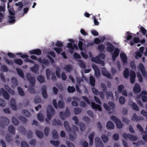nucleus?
<instances>
[{
    "instance_id": "nucleus-14",
    "label": "nucleus",
    "mask_w": 147,
    "mask_h": 147,
    "mask_svg": "<svg viewBox=\"0 0 147 147\" xmlns=\"http://www.w3.org/2000/svg\"><path fill=\"white\" fill-rule=\"evenodd\" d=\"M95 143L96 147H104L102 141L98 138H95Z\"/></svg>"
},
{
    "instance_id": "nucleus-27",
    "label": "nucleus",
    "mask_w": 147,
    "mask_h": 147,
    "mask_svg": "<svg viewBox=\"0 0 147 147\" xmlns=\"http://www.w3.org/2000/svg\"><path fill=\"white\" fill-rule=\"evenodd\" d=\"M52 124L54 126L56 125L61 126L62 125V123L61 122L60 120L54 119L53 120Z\"/></svg>"
},
{
    "instance_id": "nucleus-18",
    "label": "nucleus",
    "mask_w": 147,
    "mask_h": 147,
    "mask_svg": "<svg viewBox=\"0 0 147 147\" xmlns=\"http://www.w3.org/2000/svg\"><path fill=\"white\" fill-rule=\"evenodd\" d=\"M120 56L124 65L126 64L127 61V57L124 53H122L120 54Z\"/></svg>"
},
{
    "instance_id": "nucleus-22",
    "label": "nucleus",
    "mask_w": 147,
    "mask_h": 147,
    "mask_svg": "<svg viewBox=\"0 0 147 147\" xmlns=\"http://www.w3.org/2000/svg\"><path fill=\"white\" fill-rule=\"evenodd\" d=\"M63 69L67 72H70L72 69V67L71 65H67L64 66Z\"/></svg>"
},
{
    "instance_id": "nucleus-52",
    "label": "nucleus",
    "mask_w": 147,
    "mask_h": 147,
    "mask_svg": "<svg viewBox=\"0 0 147 147\" xmlns=\"http://www.w3.org/2000/svg\"><path fill=\"white\" fill-rule=\"evenodd\" d=\"M3 59L5 63L9 65H12L13 64V63L12 61L9 60L7 58L5 57H4Z\"/></svg>"
},
{
    "instance_id": "nucleus-13",
    "label": "nucleus",
    "mask_w": 147,
    "mask_h": 147,
    "mask_svg": "<svg viewBox=\"0 0 147 147\" xmlns=\"http://www.w3.org/2000/svg\"><path fill=\"white\" fill-rule=\"evenodd\" d=\"M30 54L40 55L42 54V51L39 49H36L31 50L29 51Z\"/></svg>"
},
{
    "instance_id": "nucleus-6",
    "label": "nucleus",
    "mask_w": 147,
    "mask_h": 147,
    "mask_svg": "<svg viewBox=\"0 0 147 147\" xmlns=\"http://www.w3.org/2000/svg\"><path fill=\"white\" fill-rule=\"evenodd\" d=\"M61 119L62 120L65 119L66 117L69 116L70 115V111L67 107L66 108V110L64 112L61 111L59 113Z\"/></svg>"
},
{
    "instance_id": "nucleus-64",
    "label": "nucleus",
    "mask_w": 147,
    "mask_h": 147,
    "mask_svg": "<svg viewBox=\"0 0 147 147\" xmlns=\"http://www.w3.org/2000/svg\"><path fill=\"white\" fill-rule=\"evenodd\" d=\"M22 147H29L26 141H22L21 143Z\"/></svg>"
},
{
    "instance_id": "nucleus-47",
    "label": "nucleus",
    "mask_w": 147,
    "mask_h": 147,
    "mask_svg": "<svg viewBox=\"0 0 147 147\" xmlns=\"http://www.w3.org/2000/svg\"><path fill=\"white\" fill-rule=\"evenodd\" d=\"M100 59L98 56L95 57H93L92 58L91 60L92 62H93L96 63H97L99 62Z\"/></svg>"
},
{
    "instance_id": "nucleus-34",
    "label": "nucleus",
    "mask_w": 147,
    "mask_h": 147,
    "mask_svg": "<svg viewBox=\"0 0 147 147\" xmlns=\"http://www.w3.org/2000/svg\"><path fill=\"white\" fill-rule=\"evenodd\" d=\"M101 138L104 143H106L109 140V138L106 134H103L101 136Z\"/></svg>"
},
{
    "instance_id": "nucleus-60",
    "label": "nucleus",
    "mask_w": 147,
    "mask_h": 147,
    "mask_svg": "<svg viewBox=\"0 0 147 147\" xmlns=\"http://www.w3.org/2000/svg\"><path fill=\"white\" fill-rule=\"evenodd\" d=\"M19 119L24 123H26L27 121V119L25 117L23 116H21L19 117Z\"/></svg>"
},
{
    "instance_id": "nucleus-1",
    "label": "nucleus",
    "mask_w": 147,
    "mask_h": 147,
    "mask_svg": "<svg viewBox=\"0 0 147 147\" xmlns=\"http://www.w3.org/2000/svg\"><path fill=\"white\" fill-rule=\"evenodd\" d=\"M26 78L31 84V85L28 88V91L30 93L34 94L36 92L34 89V84L35 83L34 78V77L31 76L30 74L29 73L27 74Z\"/></svg>"
},
{
    "instance_id": "nucleus-45",
    "label": "nucleus",
    "mask_w": 147,
    "mask_h": 147,
    "mask_svg": "<svg viewBox=\"0 0 147 147\" xmlns=\"http://www.w3.org/2000/svg\"><path fill=\"white\" fill-rule=\"evenodd\" d=\"M82 110V109L76 107L74 109V112L75 114H78L80 113Z\"/></svg>"
},
{
    "instance_id": "nucleus-56",
    "label": "nucleus",
    "mask_w": 147,
    "mask_h": 147,
    "mask_svg": "<svg viewBox=\"0 0 147 147\" xmlns=\"http://www.w3.org/2000/svg\"><path fill=\"white\" fill-rule=\"evenodd\" d=\"M12 121L13 123L15 125H18L19 123V121L17 120V119L15 117H13Z\"/></svg>"
},
{
    "instance_id": "nucleus-35",
    "label": "nucleus",
    "mask_w": 147,
    "mask_h": 147,
    "mask_svg": "<svg viewBox=\"0 0 147 147\" xmlns=\"http://www.w3.org/2000/svg\"><path fill=\"white\" fill-rule=\"evenodd\" d=\"M95 80L94 77L92 76H90V82L91 85L92 86H94L95 84Z\"/></svg>"
},
{
    "instance_id": "nucleus-31",
    "label": "nucleus",
    "mask_w": 147,
    "mask_h": 147,
    "mask_svg": "<svg viewBox=\"0 0 147 147\" xmlns=\"http://www.w3.org/2000/svg\"><path fill=\"white\" fill-rule=\"evenodd\" d=\"M78 61L79 65L80 67L83 69H85L86 68V65L82 60L79 59Z\"/></svg>"
},
{
    "instance_id": "nucleus-20",
    "label": "nucleus",
    "mask_w": 147,
    "mask_h": 147,
    "mask_svg": "<svg viewBox=\"0 0 147 147\" xmlns=\"http://www.w3.org/2000/svg\"><path fill=\"white\" fill-rule=\"evenodd\" d=\"M106 127L108 129L112 130L114 128V125L111 121H109L107 124Z\"/></svg>"
},
{
    "instance_id": "nucleus-36",
    "label": "nucleus",
    "mask_w": 147,
    "mask_h": 147,
    "mask_svg": "<svg viewBox=\"0 0 147 147\" xmlns=\"http://www.w3.org/2000/svg\"><path fill=\"white\" fill-rule=\"evenodd\" d=\"M58 106L61 109L65 107V104L63 101L59 100L58 102Z\"/></svg>"
},
{
    "instance_id": "nucleus-10",
    "label": "nucleus",
    "mask_w": 147,
    "mask_h": 147,
    "mask_svg": "<svg viewBox=\"0 0 147 147\" xmlns=\"http://www.w3.org/2000/svg\"><path fill=\"white\" fill-rule=\"evenodd\" d=\"M130 81L131 84H134L135 80L136 74L135 72L132 70H131L130 73Z\"/></svg>"
},
{
    "instance_id": "nucleus-2",
    "label": "nucleus",
    "mask_w": 147,
    "mask_h": 147,
    "mask_svg": "<svg viewBox=\"0 0 147 147\" xmlns=\"http://www.w3.org/2000/svg\"><path fill=\"white\" fill-rule=\"evenodd\" d=\"M47 117L45 119L47 123L49 124L50 123V120H51L52 117L55 113V111L52 106L49 105L47 108Z\"/></svg>"
},
{
    "instance_id": "nucleus-28",
    "label": "nucleus",
    "mask_w": 147,
    "mask_h": 147,
    "mask_svg": "<svg viewBox=\"0 0 147 147\" xmlns=\"http://www.w3.org/2000/svg\"><path fill=\"white\" fill-rule=\"evenodd\" d=\"M9 131L11 134H15V129L13 125H10L8 128Z\"/></svg>"
},
{
    "instance_id": "nucleus-39",
    "label": "nucleus",
    "mask_w": 147,
    "mask_h": 147,
    "mask_svg": "<svg viewBox=\"0 0 147 147\" xmlns=\"http://www.w3.org/2000/svg\"><path fill=\"white\" fill-rule=\"evenodd\" d=\"M22 113L26 117H30L31 116L30 113L26 110H23L22 111Z\"/></svg>"
},
{
    "instance_id": "nucleus-46",
    "label": "nucleus",
    "mask_w": 147,
    "mask_h": 147,
    "mask_svg": "<svg viewBox=\"0 0 147 147\" xmlns=\"http://www.w3.org/2000/svg\"><path fill=\"white\" fill-rule=\"evenodd\" d=\"M67 90L69 93H73L75 91V89L74 86H69L67 88Z\"/></svg>"
},
{
    "instance_id": "nucleus-7",
    "label": "nucleus",
    "mask_w": 147,
    "mask_h": 147,
    "mask_svg": "<svg viewBox=\"0 0 147 147\" xmlns=\"http://www.w3.org/2000/svg\"><path fill=\"white\" fill-rule=\"evenodd\" d=\"M137 67L141 72L143 76L145 77L147 80V73L146 72L144 67L142 63H140Z\"/></svg>"
},
{
    "instance_id": "nucleus-55",
    "label": "nucleus",
    "mask_w": 147,
    "mask_h": 147,
    "mask_svg": "<svg viewBox=\"0 0 147 147\" xmlns=\"http://www.w3.org/2000/svg\"><path fill=\"white\" fill-rule=\"evenodd\" d=\"M102 90L105 93L107 92V89L106 85L103 83H102L100 84Z\"/></svg>"
},
{
    "instance_id": "nucleus-9",
    "label": "nucleus",
    "mask_w": 147,
    "mask_h": 147,
    "mask_svg": "<svg viewBox=\"0 0 147 147\" xmlns=\"http://www.w3.org/2000/svg\"><path fill=\"white\" fill-rule=\"evenodd\" d=\"M107 47L106 48V51L109 53H112L113 52L115 49V47L113 45L109 42L107 43Z\"/></svg>"
},
{
    "instance_id": "nucleus-25",
    "label": "nucleus",
    "mask_w": 147,
    "mask_h": 147,
    "mask_svg": "<svg viewBox=\"0 0 147 147\" xmlns=\"http://www.w3.org/2000/svg\"><path fill=\"white\" fill-rule=\"evenodd\" d=\"M64 125L66 131L68 132L71 131V129L69 125V123L67 121H64Z\"/></svg>"
},
{
    "instance_id": "nucleus-8",
    "label": "nucleus",
    "mask_w": 147,
    "mask_h": 147,
    "mask_svg": "<svg viewBox=\"0 0 147 147\" xmlns=\"http://www.w3.org/2000/svg\"><path fill=\"white\" fill-rule=\"evenodd\" d=\"M123 136V138L126 139L128 138L129 140L133 141H136L137 140V137L129 134L124 133Z\"/></svg>"
},
{
    "instance_id": "nucleus-63",
    "label": "nucleus",
    "mask_w": 147,
    "mask_h": 147,
    "mask_svg": "<svg viewBox=\"0 0 147 147\" xmlns=\"http://www.w3.org/2000/svg\"><path fill=\"white\" fill-rule=\"evenodd\" d=\"M132 120L133 121H138L140 120V119H138V117H137L136 113H134L132 117Z\"/></svg>"
},
{
    "instance_id": "nucleus-16",
    "label": "nucleus",
    "mask_w": 147,
    "mask_h": 147,
    "mask_svg": "<svg viewBox=\"0 0 147 147\" xmlns=\"http://www.w3.org/2000/svg\"><path fill=\"white\" fill-rule=\"evenodd\" d=\"M47 87L45 85H44L42 88V94L44 98H47L48 96L47 93Z\"/></svg>"
},
{
    "instance_id": "nucleus-40",
    "label": "nucleus",
    "mask_w": 147,
    "mask_h": 147,
    "mask_svg": "<svg viewBox=\"0 0 147 147\" xmlns=\"http://www.w3.org/2000/svg\"><path fill=\"white\" fill-rule=\"evenodd\" d=\"M123 76L125 78H127L129 76V70L128 68H126L123 71Z\"/></svg>"
},
{
    "instance_id": "nucleus-29",
    "label": "nucleus",
    "mask_w": 147,
    "mask_h": 147,
    "mask_svg": "<svg viewBox=\"0 0 147 147\" xmlns=\"http://www.w3.org/2000/svg\"><path fill=\"white\" fill-rule=\"evenodd\" d=\"M5 11V8L4 7L0 6V22L2 21V19L3 18V14L1 12L2 11L4 12Z\"/></svg>"
},
{
    "instance_id": "nucleus-43",
    "label": "nucleus",
    "mask_w": 147,
    "mask_h": 147,
    "mask_svg": "<svg viewBox=\"0 0 147 147\" xmlns=\"http://www.w3.org/2000/svg\"><path fill=\"white\" fill-rule=\"evenodd\" d=\"M15 17L14 16H9L8 22L10 23H14L16 20L15 19Z\"/></svg>"
},
{
    "instance_id": "nucleus-49",
    "label": "nucleus",
    "mask_w": 147,
    "mask_h": 147,
    "mask_svg": "<svg viewBox=\"0 0 147 147\" xmlns=\"http://www.w3.org/2000/svg\"><path fill=\"white\" fill-rule=\"evenodd\" d=\"M119 49L117 48H116L115 49L112 55L117 57L119 55Z\"/></svg>"
},
{
    "instance_id": "nucleus-26",
    "label": "nucleus",
    "mask_w": 147,
    "mask_h": 147,
    "mask_svg": "<svg viewBox=\"0 0 147 147\" xmlns=\"http://www.w3.org/2000/svg\"><path fill=\"white\" fill-rule=\"evenodd\" d=\"M35 133L36 136L39 138L42 139L44 137L43 133L41 131L38 130H36Z\"/></svg>"
},
{
    "instance_id": "nucleus-41",
    "label": "nucleus",
    "mask_w": 147,
    "mask_h": 147,
    "mask_svg": "<svg viewBox=\"0 0 147 147\" xmlns=\"http://www.w3.org/2000/svg\"><path fill=\"white\" fill-rule=\"evenodd\" d=\"M38 80L41 83L44 82L45 81V78L44 76L42 75H40L37 78Z\"/></svg>"
},
{
    "instance_id": "nucleus-33",
    "label": "nucleus",
    "mask_w": 147,
    "mask_h": 147,
    "mask_svg": "<svg viewBox=\"0 0 147 147\" xmlns=\"http://www.w3.org/2000/svg\"><path fill=\"white\" fill-rule=\"evenodd\" d=\"M16 70L19 76L22 78H24V75L23 72L22 70L20 68H17Z\"/></svg>"
},
{
    "instance_id": "nucleus-5",
    "label": "nucleus",
    "mask_w": 147,
    "mask_h": 147,
    "mask_svg": "<svg viewBox=\"0 0 147 147\" xmlns=\"http://www.w3.org/2000/svg\"><path fill=\"white\" fill-rule=\"evenodd\" d=\"M111 120L115 123L117 128H121L122 127L123 124L120 120L113 115L111 116Z\"/></svg>"
},
{
    "instance_id": "nucleus-62",
    "label": "nucleus",
    "mask_w": 147,
    "mask_h": 147,
    "mask_svg": "<svg viewBox=\"0 0 147 147\" xmlns=\"http://www.w3.org/2000/svg\"><path fill=\"white\" fill-rule=\"evenodd\" d=\"M54 50L58 54H60L63 50L62 48L59 47L54 48Z\"/></svg>"
},
{
    "instance_id": "nucleus-32",
    "label": "nucleus",
    "mask_w": 147,
    "mask_h": 147,
    "mask_svg": "<svg viewBox=\"0 0 147 147\" xmlns=\"http://www.w3.org/2000/svg\"><path fill=\"white\" fill-rule=\"evenodd\" d=\"M11 82L13 86H16L18 85V83L16 79L14 77L11 78Z\"/></svg>"
},
{
    "instance_id": "nucleus-21",
    "label": "nucleus",
    "mask_w": 147,
    "mask_h": 147,
    "mask_svg": "<svg viewBox=\"0 0 147 147\" xmlns=\"http://www.w3.org/2000/svg\"><path fill=\"white\" fill-rule=\"evenodd\" d=\"M38 62L41 63H43L46 65H48L49 63V61L47 59H42L41 58H39Z\"/></svg>"
},
{
    "instance_id": "nucleus-59",
    "label": "nucleus",
    "mask_w": 147,
    "mask_h": 147,
    "mask_svg": "<svg viewBox=\"0 0 147 147\" xmlns=\"http://www.w3.org/2000/svg\"><path fill=\"white\" fill-rule=\"evenodd\" d=\"M119 102L121 105L123 104L125 102V98L123 96H120L119 99Z\"/></svg>"
},
{
    "instance_id": "nucleus-19",
    "label": "nucleus",
    "mask_w": 147,
    "mask_h": 147,
    "mask_svg": "<svg viewBox=\"0 0 147 147\" xmlns=\"http://www.w3.org/2000/svg\"><path fill=\"white\" fill-rule=\"evenodd\" d=\"M102 75L106 76L109 79H111V76L110 73H109L106 70L105 68H104L102 69Z\"/></svg>"
},
{
    "instance_id": "nucleus-24",
    "label": "nucleus",
    "mask_w": 147,
    "mask_h": 147,
    "mask_svg": "<svg viewBox=\"0 0 147 147\" xmlns=\"http://www.w3.org/2000/svg\"><path fill=\"white\" fill-rule=\"evenodd\" d=\"M39 69V66L37 64H35L34 65L30 68V70L33 72L36 73L38 71Z\"/></svg>"
},
{
    "instance_id": "nucleus-44",
    "label": "nucleus",
    "mask_w": 147,
    "mask_h": 147,
    "mask_svg": "<svg viewBox=\"0 0 147 147\" xmlns=\"http://www.w3.org/2000/svg\"><path fill=\"white\" fill-rule=\"evenodd\" d=\"M50 142L56 147H58L60 143L59 142V141H55L52 140H51Z\"/></svg>"
},
{
    "instance_id": "nucleus-53",
    "label": "nucleus",
    "mask_w": 147,
    "mask_h": 147,
    "mask_svg": "<svg viewBox=\"0 0 147 147\" xmlns=\"http://www.w3.org/2000/svg\"><path fill=\"white\" fill-rule=\"evenodd\" d=\"M132 107L133 109L136 111H138L139 110V109L137 105L134 102H133L132 104Z\"/></svg>"
},
{
    "instance_id": "nucleus-30",
    "label": "nucleus",
    "mask_w": 147,
    "mask_h": 147,
    "mask_svg": "<svg viewBox=\"0 0 147 147\" xmlns=\"http://www.w3.org/2000/svg\"><path fill=\"white\" fill-rule=\"evenodd\" d=\"M14 62L16 64L20 65L23 63L22 60L20 59H15L13 60Z\"/></svg>"
},
{
    "instance_id": "nucleus-42",
    "label": "nucleus",
    "mask_w": 147,
    "mask_h": 147,
    "mask_svg": "<svg viewBox=\"0 0 147 147\" xmlns=\"http://www.w3.org/2000/svg\"><path fill=\"white\" fill-rule=\"evenodd\" d=\"M53 138L54 139H57L58 138V134L55 130H53L52 131Z\"/></svg>"
},
{
    "instance_id": "nucleus-51",
    "label": "nucleus",
    "mask_w": 147,
    "mask_h": 147,
    "mask_svg": "<svg viewBox=\"0 0 147 147\" xmlns=\"http://www.w3.org/2000/svg\"><path fill=\"white\" fill-rule=\"evenodd\" d=\"M79 125L80 130L82 131H84L86 129V126L85 124L82 123L80 122Z\"/></svg>"
},
{
    "instance_id": "nucleus-48",
    "label": "nucleus",
    "mask_w": 147,
    "mask_h": 147,
    "mask_svg": "<svg viewBox=\"0 0 147 147\" xmlns=\"http://www.w3.org/2000/svg\"><path fill=\"white\" fill-rule=\"evenodd\" d=\"M18 90L19 94L21 96H23L24 95V93L23 89L20 87H18Z\"/></svg>"
},
{
    "instance_id": "nucleus-12",
    "label": "nucleus",
    "mask_w": 147,
    "mask_h": 147,
    "mask_svg": "<svg viewBox=\"0 0 147 147\" xmlns=\"http://www.w3.org/2000/svg\"><path fill=\"white\" fill-rule=\"evenodd\" d=\"M92 67L94 71L95 74L96 76L97 77L99 76L100 73L98 66L95 64H92Z\"/></svg>"
},
{
    "instance_id": "nucleus-3",
    "label": "nucleus",
    "mask_w": 147,
    "mask_h": 147,
    "mask_svg": "<svg viewBox=\"0 0 147 147\" xmlns=\"http://www.w3.org/2000/svg\"><path fill=\"white\" fill-rule=\"evenodd\" d=\"M94 98L95 101L99 105L96 104L94 102H92V107L93 109H94L96 111L98 110L99 111H102V108L100 105L101 104V102L100 100L98 97L96 96H94Z\"/></svg>"
},
{
    "instance_id": "nucleus-17",
    "label": "nucleus",
    "mask_w": 147,
    "mask_h": 147,
    "mask_svg": "<svg viewBox=\"0 0 147 147\" xmlns=\"http://www.w3.org/2000/svg\"><path fill=\"white\" fill-rule=\"evenodd\" d=\"M10 105L12 109L14 110H17V107L16 105V101L14 99L12 98L11 99Z\"/></svg>"
},
{
    "instance_id": "nucleus-15",
    "label": "nucleus",
    "mask_w": 147,
    "mask_h": 147,
    "mask_svg": "<svg viewBox=\"0 0 147 147\" xmlns=\"http://www.w3.org/2000/svg\"><path fill=\"white\" fill-rule=\"evenodd\" d=\"M141 88L139 84L135 83L133 88V91L135 94H138L141 91Z\"/></svg>"
},
{
    "instance_id": "nucleus-37",
    "label": "nucleus",
    "mask_w": 147,
    "mask_h": 147,
    "mask_svg": "<svg viewBox=\"0 0 147 147\" xmlns=\"http://www.w3.org/2000/svg\"><path fill=\"white\" fill-rule=\"evenodd\" d=\"M108 105L109 107H110V110H114L115 107V105L114 103L112 102H109L108 103Z\"/></svg>"
},
{
    "instance_id": "nucleus-50",
    "label": "nucleus",
    "mask_w": 147,
    "mask_h": 147,
    "mask_svg": "<svg viewBox=\"0 0 147 147\" xmlns=\"http://www.w3.org/2000/svg\"><path fill=\"white\" fill-rule=\"evenodd\" d=\"M37 117L38 119L41 122L44 121V117L41 113H39L37 115Z\"/></svg>"
},
{
    "instance_id": "nucleus-61",
    "label": "nucleus",
    "mask_w": 147,
    "mask_h": 147,
    "mask_svg": "<svg viewBox=\"0 0 147 147\" xmlns=\"http://www.w3.org/2000/svg\"><path fill=\"white\" fill-rule=\"evenodd\" d=\"M32 132L30 130H29L27 131V137L28 138H31L32 137Z\"/></svg>"
},
{
    "instance_id": "nucleus-4",
    "label": "nucleus",
    "mask_w": 147,
    "mask_h": 147,
    "mask_svg": "<svg viewBox=\"0 0 147 147\" xmlns=\"http://www.w3.org/2000/svg\"><path fill=\"white\" fill-rule=\"evenodd\" d=\"M0 126L3 128L5 126L8 125L9 122V119L4 117H0Z\"/></svg>"
},
{
    "instance_id": "nucleus-58",
    "label": "nucleus",
    "mask_w": 147,
    "mask_h": 147,
    "mask_svg": "<svg viewBox=\"0 0 147 147\" xmlns=\"http://www.w3.org/2000/svg\"><path fill=\"white\" fill-rule=\"evenodd\" d=\"M130 66L131 68L134 70H136V65L135 64V62L133 61L131 62L130 63Z\"/></svg>"
},
{
    "instance_id": "nucleus-23",
    "label": "nucleus",
    "mask_w": 147,
    "mask_h": 147,
    "mask_svg": "<svg viewBox=\"0 0 147 147\" xmlns=\"http://www.w3.org/2000/svg\"><path fill=\"white\" fill-rule=\"evenodd\" d=\"M124 87L122 85H119L118 87V91H115V93L116 96H117V94L119 93H121L124 90Z\"/></svg>"
},
{
    "instance_id": "nucleus-11",
    "label": "nucleus",
    "mask_w": 147,
    "mask_h": 147,
    "mask_svg": "<svg viewBox=\"0 0 147 147\" xmlns=\"http://www.w3.org/2000/svg\"><path fill=\"white\" fill-rule=\"evenodd\" d=\"M1 91L2 96L3 97L7 100H9L10 96L9 94L6 91V90L4 88H1Z\"/></svg>"
},
{
    "instance_id": "nucleus-38",
    "label": "nucleus",
    "mask_w": 147,
    "mask_h": 147,
    "mask_svg": "<svg viewBox=\"0 0 147 147\" xmlns=\"http://www.w3.org/2000/svg\"><path fill=\"white\" fill-rule=\"evenodd\" d=\"M18 130L22 134L25 135L26 133V130L25 128L22 126H20L18 128Z\"/></svg>"
},
{
    "instance_id": "nucleus-54",
    "label": "nucleus",
    "mask_w": 147,
    "mask_h": 147,
    "mask_svg": "<svg viewBox=\"0 0 147 147\" xmlns=\"http://www.w3.org/2000/svg\"><path fill=\"white\" fill-rule=\"evenodd\" d=\"M107 98L108 99L109 97H113L112 92L111 91H107L105 93Z\"/></svg>"
},
{
    "instance_id": "nucleus-57",
    "label": "nucleus",
    "mask_w": 147,
    "mask_h": 147,
    "mask_svg": "<svg viewBox=\"0 0 147 147\" xmlns=\"http://www.w3.org/2000/svg\"><path fill=\"white\" fill-rule=\"evenodd\" d=\"M50 128L48 127H46L44 129V133L45 135L47 136L49 132Z\"/></svg>"
}]
</instances>
